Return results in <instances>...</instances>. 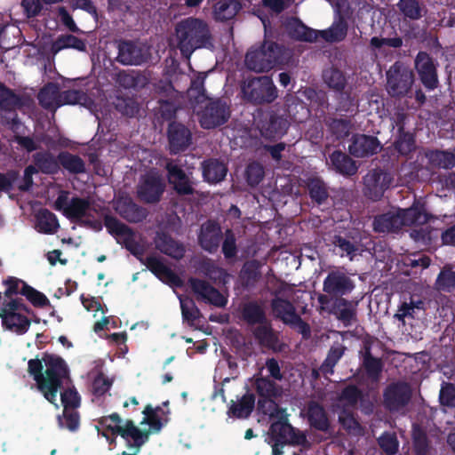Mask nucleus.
Returning a JSON list of instances; mask_svg holds the SVG:
<instances>
[{
    "mask_svg": "<svg viewBox=\"0 0 455 455\" xmlns=\"http://www.w3.org/2000/svg\"><path fill=\"white\" fill-rule=\"evenodd\" d=\"M383 146L378 137L363 133L352 135L348 152L357 158L370 157L379 153Z\"/></svg>",
    "mask_w": 455,
    "mask_h": 455,
    "instance_id": "6ab92c4d",
    "label": "nucleus"
},
{
    "mask_svg": "<svg viewBox=\"0 0 455 455\" xmlns=\"http://www.w3.org/2000/svg\"><path fill=\"white\" fill-rule=\"evenodd\" d=\"M238 0H217L213 4V18L217 21H227L233 19L241 10Z\"/></svg>",
    "mask_w": 455,
    "mask_h": 455,
    "instance_id": "37998d69",
    "label": "nucleus"
},
{
    "mask_svg": "<svg viewBox=\"0 0 455 455\" xmlns=\"http://www.w3.org/2000/svg\"><path fill=\"white\" fill-rule=\"evenodd\" d=\"M60 228L57 216L48 209H41L36 215V229L42 234L53 235Z\"/></svg>",
    "mask_w": 455,
    "mask_h": 455,
    "instance_id": "c03bdc74",
    "label": "nucleus"
},
{
    "mask_svg": "<svg viewBox=\"0 0 455 455\" xmlns=\"http://www.w3.org/2000/svg\"><path fill=\"white\" fill-rule=\"evenodd\" d=\"M387 93L393 98H403L411 92L415 82L411 68L402 61H395L386 72Z\"/></svg>",
    "mask_w": 455,
    "mask_h": 455,
    "instance_id": "6e6552de",
    "label": "nucleus"
},
{
    "mask_svg": "<svg viewBox=\"0 0 455 455\" xmlns=\"http://www.w3.org/2000/svg\"><path fill=\"white\" fill-rule=\"evenodd\" d=\"M22 96L14 92L13 90L5 86L0 82V108L6 111H14L24 106Z\"/></svg>",
    "mask_w": 455,
    "mask_h": 455,
    "instance_id": "3c124183",
    "label": "nucleus"
},
{
    "mask_svg": "<svg viewBox=\"0 0 455 455\" xmlns=\"http://www.w3.org/2000/svg\"><path fill=\"white\" fill-rule=\"evenodd\" d=\"M402 228L403 219L398 210L378 215L373 220V229L378 233H397Z\"/></svg>",
    "mask_w": 455,
    "mask_h": 455,
    "instance_id": "473e14b6",
    "label": "nucleus"
},
{
    "mask_svg": "<svg viewBox=\"0 0 455 455\" xmlns=\"http://www.w3.org/2000/svg\"><path fill=\"white\" fill-rule=\"evenodd\" d=\"M283 28L288 36L295 41L314 43L319 38L318 30L307 27L297 17H288Z\"/></svg>",
    "mask_w": 455,
    "mask_h": 455,
    "instance_id": "393cba45",
    "label": "nucleus"
},
{
    "mask_svg": "<svg viewBox=\"0 0 455 455\" xmlns=\"http://www.w3.org/2000/svg\"><path fill=\"white\" fill-rule=\"evenodd\" d=\"M265 175L263 166L257 162H253L248 164L245 170V178L249 186L256 187L263 180Z\"/></svg>",
    "mask_w": 455,
    "mask_h": 455,
    "instance_id": "338daca9",
    "label": "nucleus"
},
{
    "mask_svg": "<svg viewBox=\"0 0 455 455\" xmlns=\"http://www.w3.org/2000/svg\"><path fill=\"white\" fill-rule=\"evenodd\" d=\"M333 245L340 251V255L346 254L352 260L358 251V246L340 235H335L332 240Z\"/></svg>",
    "mask_w": 455,
    "mask_h": 455,
    "instance_id": "0e129e2a",
    "label": "nucleus"
},
{
    "mask_svg": "<svg viewBox=\"0 0 455 455\" xmlns=\"http://www.w3.org/2000/svg\"><path fill=\"white\" fill-rule=\"evenodd\" d=\"M254 387L259 395L258 409L264 414L275 417L274 411H280L277 404L272 400L278 395V387L274 380L268 377H255Z\"/></svg>",
    "mask_w": 455,
    "mask_h": 455,
    "instance_id": "4468645a",
    "label": "nucleus"
},
{
    "mask_svg": "<svg viewBox=\"0 0 455 455\" xmlns=\"http://www.w3.org/2000/svg\"><path fill=\"white\" fill-rule=\"evenodd\" d=\"M60 107L63 105H84L88 100L86 92L82 90H67L60 92Z\"/></svg>",
    "mask_w": 455,
    "mask_h": 455,
    "instance_id": "e2e57ef3",
    "label": "nucleus"
},
{
    "mask_svg": "<svg viewBox=\"0 0 455 455\" xmlns=\"http://www.w3.org/2000/svg\"><path fill=\"white\" fill-rule=\"evenodd\" d=\"M399 214L403 219V226H422L427 223L431 216L426 212L423 205L413 204L406 209H398Z\"/></svg>",
    "mask_w": 455,
    "mask_h": 455,
    "instance_id": "4c0bfd02",
    "label": "nucleus"
},
{
    "mask_svg": "<svg viewBox=\"0 0 455 455\" xmlns=\"http://www.w3.org/2000/svg\"><path fill=\"white\" fill-rule=\"evenodd\" d=\"M168 181L173 186L178 195L189 196L194 193L192 184L185 171L178 164L168 162L165 165Z\"/></svg>",
    "mask_w": 455,
    "mask_h": 455,
    "instance_id": "bb28decb",
    "label": "nucleus"
},
{
    "mask_svg": "<svg viewBox=\"0 0 455 455\" xmlns=\"http://www.w3.org/2000/svg\"><path fill=\"white\" fill-rule=\"evenodd\" d=\"M426 156L434 167L446 170L455 167V153L452 151L434 149L427 152Z\"/></svg>",
    "mask_w": 455,
    "mask_h": 455,
    "instance_id": "de8ad7c7",
    "label": "nucleus"
},
{
    "mask_svg": "<svg viewBox=\"0 0 455 455\" xmlns=\"http://www.w3.org/2000/svg\"><path fill=\"white\" fill-rule=\"evenodd\" d=\"M160 407L153 408L151 405H147L143 410L142 413L145 415L140 425L147 424L149 426L151 434L158 433L163 427L161 418L158 415Z\"/></svg>",
    "mask_w": 455,
    "mask_h": 455,
    "instance_id": "680f3d73",
    "label": "nucleus"
},
{
    "mask_svg": "<svg viewBox=\"0 0 455 455\" xmlns=\"http://www.w3.org/2000/svg\"><path fill=\"white\" fill-rule=\"evenodd\" d=\"M142 263L161 281H167L178 286L181 284L179 275L166 266L160 258L150 255L146 257Z\"/></svg>",
    "mask_w": 455,
    "mask_h": 455,
    "instance_id": "cd10ccee",
    "label": "nucleus"
},
{
    "mask_svg": "<svg viewBox=\"0 0 455 455\" xmlns=\"http://www.w3.org/2000/svg\"><path fill=\"white\" fill-rule=\"evenodd\" d=\"M167 139L171 155H178L186 151L192 143V132L183 124L177 121L169 123Z\"/></svg>",
    "mask_w": 455,
    "mask_h": 455,
    "instance_id": "412c9836",
    "label": "nucleus"
},
{
    "mask_svg": "<svg viewBox=\"0 0 455 455\" xmlns=\"http://www.w3.org/2000/svg\"><path fill=\"white\" fill-rule=\"evenodd\" d=\"M274 316L291 328L297 329L304 338L310 335V326L297 313L295 306L287 299L274 298L270 302Z\"/></svg>",
    "mask_w": 455,
    "mask_h": 455,
    "instance_id": "1a4fd4ad",
    "label": "nucleus"
},
{
    "mask_svg": "<svg viewBox=\"0 0 455 455\" xmlns=\"http://www.w3.org/2000/svg\"><path fill=\"white\" fill-rule=\"evenodd\" d=\"M281 413L278 420L271 423L269 427V443L272 446V455H283L285 445L301 446L304 449L310 447V443L304 432L293 427L288 421L284 411H275Z\"/></svg>",
    "mask_w": 455,
    "mask_h": 455,
    "instance_id": "20e7f679",
    "label": "nucleus"
},
{
    "mask_svg": "<svg viewBox=\"0 0 455 455\" xmlns=\"http://www.w3.org/2000/svg\"><path fill=\"white\" fill-rule=\"evenodd\" d=\"M165 187V182L158 172H147L141 176L137 186V196L143 203L157 204L162 199Z\"/></svg>",
    "mask_w": 455,
    "mask_h": 455,
    "instance_id": "f8f14e48",
    "label": "nucleus"
},
{
    "mask_svg": "<svg viewBox=\"0 0 455 455\" xmlns=\"http://www.w3.org/2000/svg\"><path fill=\"white\" fill-rule=\"evenodd\" d=\"M307 417L309 426L318 431L328 433L331 422L328 414L322 404L315 401L307 403Z\"/></svg>",
    "mask_w": 455,
    "mask_h": 455,
    "instance_id": "c756f323",
    "label": "nucleus"
},
{
    "mask_svg": "<svg viewBox=\"0 0 455 455\" xmlns=\"http://www.w3.org/2000/svg\"><path fill=\"white\" fill-rule=\"evenodd\" d=\"M59 168L62 167L69 174L77 175L86 172L85 162L78 155L68 151H60L58 154Z\"/></svg>",
    "mask_w": 455,
    "mask_h": 455,
    "instance_id": "79ce46f5",
    "label": "nucleus"
},
{
    "mask_svg": "<svg viewBox=\"0 0 455 455\" xmlns=\"http://www.w3.org/2000/svg\"><path fill=\"white\" fill-rule=\"evenodd\" d=\"M363 398L362 390L355 385L346 386L340 393L339 400L345 402L347 405L355 406Z\"/></svg>",
    "mask_w": 455,
    "mask_h": 455,
    "instance_id": "774afa93",
    "label": "nucleus"
},
{
    "mask_svg": "<svg viewBox=\"0 0 455 455\" xmlns=\"http://www.w3.org/2000/svg\"><path fill=\"white\" fill-rule=\"evenodd\" d=\"M222 239L221 227L216 220H208L201 225L197 240L204 251L211 254L217 252Z\"/></svg>",
    "mask_w": 455,
    "mask_h": 455,
    "instance_id": "4be33fe9",
    "label": "nucleus"
},
{
    "mask_svg": "<svg viewBox=\"0 0 455 455\" xmlns=\"http://www.w3.org/2000/svg\"><path fill=\"white\" fill-rule=\"evenodd\" d=\"M58 424L70 432H76L80 427V415L76 411H63L62 416H58Z\"/></svg>",
    "mask_w": 455,
    "mask_h": 455,
    "instance_id": "69168bd1",
    "label": "nucleus"
},
{
    "mask_svg": "<svg viewBox=\"0 0 455 455\" xmlns=\"http://www.w3.org/2000/svg\"><path fill=\"white\" fill-rule=\"evenodd\" d=\"M155 243L157 250L171 258L180 259L185 255L183 244L176 241L167 233H158Z\"/></svg>",
    "mask_w": 455,
    "mask_h": 455,
    "instance_id": "72a5a7b5",
    "label": "nucleus"
},
{
    "mask_svg": "<svg viewBox=\"0 0 455 455\" xmlns=\"http://www.w3.org/2000/svg\"><path fill=\"white\" fill-rule=\"evenodd\" d=\"M69 192L61 190L54 202V208L62 211L63 214L71 221L80 224L86 217H92L88 212L91 209L89 198L73 196L68 201Z\"/></svg>",
    "mask_w": 455,
    "mask_h": 455,
    "instance_id": "9b49d317",
    "label": "nucleus"
},
{
    "mask_svg": "<svg viewBox=\"0 0 455 455\" xmlns=\"http://www.w3.org/2000/svg\"><path fill=\"white\" fill-rule=\"evenodd\" d=\"M412 446L415 455H428L430 443L427 435L419 426H414L412 430Z\"/></svg>",
    "mask_w": 455,
    "mask_h": 455,
    "instance_id": "4d7b16f0",
    "label": "nucleus"
},
{
    "mask_svg": "<svg viewBox=\"0 0 455 455\" xmlns=\"http://www.w3.org/2000/svg\"><path fill=\"white\" fill-rule=\"evenodd\" d=\"M20 294L25 296L26 299L36 307H45L50 306V300L41 291L36 290L27 283H23L20 289Z\"/></svg>",
    "mask_w": 455,
    "mask_h": 455,
    "instance_id": "13d9d810",
    "label": "nucleus"
},
{
    "mask_svg": "<svg viewBox=\"0 0 455 455\" xmlns=\"http://www.w3.org/2000/svg\"><path fill=\"white\" fill-rule=\"evenodd\" d=\"M243 100L253 105L273 103L278 97V90L268 76L248 77L241 85Z\"/></svg>",
    "mask_w": 455,
    "mask_h": 455,
    "instance_id": "423d86ee",
    "label": "nucleus"
},
{
    "mask_svg": "<svg viewBox=\"0 0 455 455\" xmlns=\"http://www.w3.org/2000/svg\"><path fill=\"white\" fill-rule=\"evenodd\" d=\"M180 308L183 321L190 326H194L196 322L202 316L200 309L193 299H180Z\"/></svg>",
    "mask_w": 455,
    "mask_h": 455,
    "instance_id": "052dcab7",
    "label": "nucleus"
},
{
    "mask_svg": "<svg viewBox=\"0 0 455 455\" xmlns=\"http://www.w3.org/2000/svg\"><path fill=\"white\" fill-rule=\"evenodd\" d=\"M414 64L424 88L428 92L435 90L439 86L437 61L427 52L419 51L415 57Z\"/></svg>",
    "mask_w": 455,
    "mask_h": 455,
    "instance_id": "2eb2a0df",
    "label": "nucleus"
},
{
    "mask_svg": "<svg viewBox=\"0 0 455 455\" xmlns=\"http://www.w3.org/2000/svg\"><path fill=\"white\" fill-rule=\"evenodd\" d=\"M115 210L121 218L130 223L142 222L148 215V211L135 203L129 196L119 197L116 202Z\"/></svg>",
    "mask_w": 455,
    "mask_h": 455,
    "instance_id": "b1692460",
    "label": "nucleus"
},
{
    "mask_svg": "<svg viewBox=\"0 0 455 455\" xmlns=\"http://www.w3.org/2000/svg\"><path fill=\"white\" fill-rule=\"evenodd\" d=\"M103 220L108 232L116 237L117 243L122 244L132 255H136L139 243L134 238L133 230L116 217L110 214H105Z\"/></svg>",
    "mask_w": 455,
    "mask_h": 455,
    "instance_id": "f3484780",
    "label": "nucleus"
},
{
    "mask_svg": "<svg viewBox=\"0 0 455 455\" xmlns=\"http://www.w3.org/2000/svg\"><path fill=\"white\" fill-rule=\"evenodd\" d=\"M100 426L110 431L113 435L121 436L126 447L132 451H140L150 437V429L139 428L132 419H126L123 425V419L117 412L103 416L98 419Z\"/></svg>",
    "mask_w": 455,
    "mask_h": 455,
    "instance_id": "7ed1b4c3",
    "label": "nucleus"
},
{
    "mask_svg": "<svg viewBox=\"0 0 455 455\" xmlns=\"http://www.w3.org/2000/svg\"><path fill=\"white\" fill-rule=\"evenodd\" d=\"M231 112L229 106L220 99L205 100L204 105L197 112L202 128L210 130L225 124Z\"/></svg>",
    "mask_w": 455,
    "mask_h": 455,
    "instance_id": "9d476101",
    "label": "nucleus"
},
{
    "mask_svg": "<svg viewBox=\"0 0 455 455\" xmlns=\"http://www.w3.org/2000/svg\"><path fill=\"white\" fill-rule=\"evenodd\" d=\"M397 7L404 19L419 20L424 16V6L419 0H399Z\"/></svg>",
    "mask_w": 455,
    "mask_h": 455,
    "instance_id": "5fc2aeb1",
    "label": "nucleus"
},
{
    "mask_svg": "<svg viewBox=\"0 0 455 455\" xmlns=\"http://www.w3.org/2000/svg\"><path fill=\"white\" fill-rule=\"evenodd\" d=\"M228 171L227 164L217 158H209L202 163L203 178L210 184H217L224 180Z\"/></svg>",
    "mask_w": 455,
    "mask_h": 455,
    "instance_id": "7c9ffc66",
    "label": "nucleus"
},
{
    "mask_svg": "<svg viewBox=\"0 0 455 455\" xmlns=\"http://www.w3.org/2000/svg\"><path fill=\"white\" fill-rule=\"evenodd\" d=\"M188 282L191 290L199 299L217 307H226L228 299L209 282L196 277H191Z\"/></svg>",
    "mask_w": 455,
    "mask_h": 455,
    "instance_id": "5701e85b",
    "label": "nucleus"
},
{
    "mask_svg": "<svg viewBox=\"0 0 455 455\" xmlns=\"http://www.w3.org/2000/svg\"><path fill=\"white\" fill-rule=\"evenodd\" d=\"M252 334L258 343L267 349L276 351L279 347V338L267 321L266 323L258 325L252 331Z\"/></svg>",
    "mask_w": 455,
    "mask_h": 455,
    "instance_id": "58836bf2",
    "label": "nucleus"
},
{
    "mask_svg": "<svg viewBox=\"0 0 455 455\" xmlns=\"http://www.w3.org/2000/svg\"><path fill=\"white\" fill-rule=\"evenodd\" d=\"M323 80L329 89L336 93L346 90L347 80L345 74L337 68H330L323 72Z\"/></svg>",
    "mask_w": 455,
    "mask_h": 455,
    "instance_id": "8fccbe9b",
    "label": "nucleus"
},
{
    "mask_svg": "<svg viewBox=\"0 0 455 455\" xmlns=\"http://www.w3.org/2000/svg\"><path fill=\"white\" fill-rule=\"evenodd\" d=\"M331 169L344 177H351L357 173L358 165L352 157L345 152L337 149L329 156Z\"/></svg>",
    "mask_w": 455,
    "mask_h": 455,
    "instance_id": "c85d7f7f",
    "label": "nucleus"
},
{
    "mask_svg": "<svg viewBox=\"0 0 455 455\" xmlns=\"http://www.w3.org/2000/svg\"><path fill=\"white\" fill-rule=\"evenodd\" d=\"M284 47L273 41H265L259 47L251 48L245 55L244 63L249 70L263 73L282 64Z\"/></svg>",
    "mask_w": 455,
    "mask_h": 455,
    "instance_id": "39448f33",
    "label": "nucleus"
},
{
    "mask_svg": "<svg viewBox=\"0 0 455 455\" xmlns=\"http://www.w3.org/2000/svg\"><path fill=\"white\" fill-rule=\"evenodd\" d=\"M254 406L255 395L251 393H246L236 402L231 401L228 415L236 419H247L251 416Z\"/></svg>",
    "mask_w": 455,
    "mask_h": 455,
    "instance_id": "ea45409f",
    "label": "nucleus"
},
{
    "mask_svg": "<svg viewBox=\"0 0 455 455\" xmlns=\"http://www.w3.org/2000/svg\"><path fill=\"white\" fill-rule=\"evenodd\" d=\"M363 367L367 376L374 380L379 379L383 370L382 360L372 355L370 345L363 347Z\"/></svg>",
    "mask_w": 455,
    "mask_h": 455,
    "instance_id": "09e8293b",
    "label": "nucleus"
},
{
    "mask_svg": "<svg viewBox=\"0 0 455 455\" xmlns=\"http://www.w3.org/2000/svg\"><path fill=\"white\" fill-rule=\"evenodd\" d=\"M258 128L266 139L281 138L289 128L288 120L275 111L263 113L258 122Z\"/></svg>",
    "mask_w": 455,
    "mask_h": 455,
    "instance_id": "aec40b11",
    "label": "nucleus"
},
{
    "mask_svg": "<svg viewBox=\"0 0 455 455\" xmlns=\"http://www.w3.org/2000/svg\"><path fill=\"white\" fill-rule=\"evenodd\" d=\"M393 182L391 174L382 169H373L363 178V194L372 201H379Z\"/></svg>",
    "mask_w": 455,
    "mask_h": 455,
    "instance_id": "a211bd4d",
    "label": "nucleus"
},
{
    "mask_svg": "<svg viewBox=\"0 0 455 455\" xmlns=\"http://www.w3.org/2000/svg\"><path fill=\"white\" fill-rule=\"evenodd\" d=\"M317 301L321 310L335 316L345 327H350L357 322L358 301L344 297L330 298L323 294L318 295Z\"/></svg>",
    "mask_w": 455,
    "mask_h": 455,
    "instance_id": "0eeeda50",
    "label": "nucleus"
},
{
    "mask_svg": "<svg viewBox=\"0 0 455 455\" xmlns=\"http://www.w3.org/2000/svg\"><path fill=\"white\" fill-rule=\"evenodd\" d=\"M177 46L181 54L189 58L198 49L212 50L214 37L210 25L203 19L188 17L175 26Z\"/></svg>",
    "mask_w": 455,
    "mask_h": 455,
    "instance_id": "f03ea898",
    "label": "nucleus"
},
{
    "mask_svg": "<svg viewBox=\"0 0 455 455\" xmlns=\"http://www.w3.org/2000/svg\"><path fill=\"white\" fill-rule=\"evenodd\" d=\"M35 164L40 172L47 175H54L59 172V159L49 151L36 152L32 156Z\"/></svg>",
    "mask_w": 455,
    "mask_h": 455,
    "instance_id": "a18cd8bd",
    "label": "nucleus"
},
{
    "mask_svg": "<svg viewBox=\"0 0 455 455\" xmlns=\"http://www.w3.org/2000/svg\"><path fill=\"white\" fill-rule=\"evenodd\" d=\"M60 91L58 84L49 82L40 89L37 99L40 106L46 110H56L60 107Z\"/></svg>",
    "mask_w": 455,
    "mask_h": 455,
    "instance_id": "f704fd0d",
    "label": "nucleus"
},
{
    "mask_svg": "<svg viewBox=\"0 0 455 455\" xmlns=\"http://www.w3.org/2000/svg\"><path fill=\"white\" fill-rule=\"evenodd\" d=\"M393 147L399 155L409 156L416 148L415 135L406 131L396 132Z\"/></svg>",
    "mask_w": 455,
    "mask_h": 455,
    "instance_id": "603ef678",
    "label": "nucleus"
},
{
    "mask_svg": "<svg viewBox=\"0 0 455 455\" xmlns=\"http://www.w3.org/2000/svg\"><path fill=\"white\" fill-rule=\"evenodd\" d=\"M261 263L258 259H250L243 263L239 279L244 289L255 287L261 277Z\"/></svg>",
    "mask_w": 455,
    "mask_h": 455,
    "instance_id": "e433bc0d",
    "label": "nucleus"
},
{
    "mask_svg": "<svg viewBox=\"0 0 455 455\" xmlns=\"http://www.w3.org/2000/svg\"><path fill=\"white\" fill-rule=\"evenodd\" d=\"M346 347L341 344L331 346L328 351L326 358L319 368L321 372L324 375L333 374L334 367L343 356Z\"/></svg>",
    "mask_w": 455,
    "mask_h": 455,
    "instance_id": "864d4df0",
    "label": "nucleus"
},
{
    "mask_svg": "<svg viewBox=\"0 0 455 455\" xmlns=\"http://www.w3.org/2000/svg\"><path fill=\"white\" fill-rule=\"evenodd\" d=\"M348 30L347 18L337 11L332 25L325 30H318L319 37L329 43L340 42L345 39Z\"/></svg>",
    "mask_w": 455,
    "mask_h": 455,
    "instance_id": "2f4dec72",
    "label": "nucleus"
},
{
    "mask_svg": "<svg viewBox=\"0 0 455 455\" xmlns=\"http://www.w3.org/2000/svg\"><path fill=\"white\" fill-rule=\"evenodd\" d=\"M327 126L331 133L337 139L342 140L350 134L353 127L350 118H329Z\"/></svg>",
    "mask_w": 455,
    "mask_h": 455,
    "instance_id": "6e6d98bb",
    "label": "nucleus"
},
{
    "mask_svg": "<svg viewBox=\"0 0 455 455\" xmlns=\"http://www.w3.org/2000/svg\"><path fill=\"white\" fill-rule=\"evenodd\" d=\"M355 288V281L344 269L331 270L323 283L324 295L330 298L344 297L349 295Z\"/></svg>",
    "mask_w": 455,
    "mask_h": 455,
    "instance_id": "ddd939ff",
    "label": "nucleus"
},
{
    "mask_svg": "<svg viewBox=\"0 0 455 455\" xmlns=\"http://www.w3.org/2000/svg\"><path fill=\"white\" fill-rule=\"evenodd\" d=\"M336 111L350 116H355L357 113L358 108L350 92L345 90L338 92Z\"/></svg>",
    "mask_w": 455,
    "mask_h": 455,
    "instance_id": "bf43d9fd",
    "label": "nucleus"
},
{
    "mask_svg": "<svg viewBox=\"0 0 455 455\" xmlns=\"http://www.w3.org/2000/svg\"><path fill=\"white\" fill-rule=\"evenodd\" d=\"M27 371L44 397L58 408V392L64 380L69 379V368L66 361L60 355L44 352L41 358L28 360Z\"/></svg>",
    "mask_w": 455,
    "mask_h": 455,
    "instance_id": "f257e3e1",
    "label": "nucleus"
},
{
    "mask_svg": "<svg viewBox=\"0 0 455 455\" xmlns=\"http://www.w3.org/2000/svg\"><path fill=\"white\" fill-rule=\"evenodd\" d=\"M306 188L311 201L318 205L327 204L329 199V188L327 184L318 177H312L307 179Z\"/></svg>",
    "mask_w": 455,
    "mask_h": 455,
    "instance_id": "c9c22d12",
    "label": "nucleus"
},
{
    "mask_svg": "<svg viewBox=\"0 0 455 455\" xmlns=\"http://www.w3.org/2000/svg\"><path fill=\"white\" fill-rule=\"evenodd\" d=\"M75 49L79 52H84L86 50V44L84 40L71 35L65 34L60 35L52 44L51 51L53 54L58 53L59 52L64 49Z\"/></svg>",
    "mask_w": 455,
    "mask_h": 455,
    "instance_id": "49530a36",
    "label": "nucleus"
},
{
    "mask_svg": "<svg viewBox=\"0 0 455 455\" xmlns=\"http://www.w3.org/2000/svg\"><path fill=\"white\" fill-rule=\"evenodd\" d=\"M241 315L243 320L248 325H259L267 321L263 307L257 301L252 300L243 305Z\"/></svg>",
    "mask_w": 455,
    "mask_h": 455,
    "instance_id": "a19ab883",
    "label": "nucleus"
},
{
    "mask_svg": "<svg viewBox=\"0 0 455 455\" xmlns=\"http://www.w3.org/2000/svg\"><path fill=\"white\" fill-rule=\"evenodd\" d=\"M117 48L116 60L123 65H140L146 61L143 49L133 41L120 40Z\"/></svg>",
    "mask_w": 455,
    "mask_h": 455,
    "instance_id": "a878e982",
    "label": "nucleus"
},
{
    "mask_svg": "<svg viewBox=\"0 0 455 455\" xmlns=\"http://www.w3.org/2000/svg\"><path fill=\"white\" fill-rule=\"evenodd\" d=\"M411 398V388L404 381L390 383L383 392V404L390 412H397L405 408Z\"/></svg>",
    "mask_w": 455,
    "mask_h": 455,
    "instance_id": "dca6fc26",
    "label": "nucleus"
}]
</instances>
